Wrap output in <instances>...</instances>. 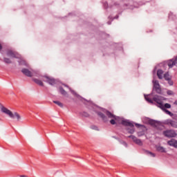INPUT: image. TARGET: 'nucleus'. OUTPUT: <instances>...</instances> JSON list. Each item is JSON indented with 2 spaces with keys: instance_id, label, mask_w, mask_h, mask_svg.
<instances>
[{
  "instance_id": "1",
  "label": "nucleus",
  "mask_w": 177,
  "mask_h": 177,
  "mask_svg": "<svg viewBox=\"0 0 177 177\" xmlns=\"http://www.w3.org/2000/svg\"><path fill=\"white\" fill-rule=\"evenodd\" d=\"M120 4L118 3V1L112 0L111 4L109 6V8H120V5L122 6L123 9H133V8H138V3L133 1V0H120ZM122 2L124 5L122 6Z\"/></svg>"
},
{
  "instance_id": "2",
  "label": "nucleus",
  "mask_w": 177,
  "mask_h": 177,
  "mask_svg": "<svg viewBox=\"0 0 177 177\" xmlns=\"http://www.w3.org/2000/svg\"><path fill=\"white\" fill-rule=\"evenodd\" d=\"M6 55L9 57H12L14 59H19V61H18L19 66H27V62L21 59V55L19 54V53L13 51L12 50H7Z\"/></svg>"
},
{
  "instance_id": "3",
  "label": "nucleus",
  "mask_w": 177,
  "mask_h": 177,
  "mask_svg": "<svg viewBox=\"0 0 177 177\" xmlns=\"http://www.w3.org/2000/svg\"><path fill=\"white\" fill-rule=\"evenodd\" d=\"M145 99L148 102V103H150L151 104H154L156 103V106L158 107H162V97L160 95H154V97L152 98V100L148 97V95H145Z\"/></svg>"
},
{
  "instance_id": "4",
  "label": "nucleus",
  "mask_w": 177,
  "mask_h": 177,
  "mask_svg": "<svg viewBox=\"0 0 177 177\" xmlns=\"http://www.w3.org/2000/svg\"><path fill=\"white\" fill-rule=\"evenodd\" d=\"M0 109H1V113H4V114L9 115V117L10 118H17V121H19L21 118V117L20 116V115H19V113L15 112L13 114V113H12L10 111V110H9V109H8V108L3 106V105H2V104H1V103H0Z\"/></svg>"
},
{
  "instance_id": "5",
  "label": "nucleus",
  "mask_w": 177,
  "mask_h": 177,
  "mask_svg": "<svg viewBox=\"0 0 177 177\" xmlns=\"http://www.w3.org/2000/svg\"><path fill=\"white\" fill-rule=\"evenodd\" d=\"M153 83V88L152 92L151 94L149 95V96H153L154 93H158V95H161L162 91L161 90V86H160V82L158 80H153L152 81Z\"/></svg>"
},
{
  "instance_id": "6",
  "label": "nucleus",
  "mask_w": 177,
  "mask_h": 177,
  "mask_svg": "<svg viewBox=\"0 0 177 177\" xmlns=\"http://www.w3.org/2000/svg\"><path fill=\"white\" fill-rule=\"evenodd\" d=\"M135 123L133 122L129 121V120H122V125H124V127H130V128H127V131L129 133H131V135L133 133H135Z\"/></svg>"
},
{
  "instance_id": "7",
  "label": "nucleus",
  "mask_w": 177,
  "mask_h": 177,
  "mask_svg": "<svg viewBox=\"0 0 177 177\" xmlns=\"http://www.w3.org/2000/svg\"><path fill=\"white\" fill-rule=\"evenodd\" d=\"M163 135L166 138H176L177 133L175 130L169 129L163 131Z\"/></svg>"
},
{
  "instance_id": "8",
  "label": "nucleus",
  "mask_w": 177,
  "mask_h": 177,
  "mask_svg": "<svg viewBox=\"0 0 177 177\" xmlns=\"http://www.w3.org/2000/svg\"><path fill=\"white\" fill-rule=\"evenodd\" d=\"M163 124L165 125H168V127H171V128L177 129V120L167 119L163 122Z\"/></svg>"
},
{
  "instance_id": "9",
  "label": "nucleus",
  "mask_w": 177,
  "mask_h": 177,
  "mask_svg": "<svg viewBox=\"0 0 177 177\" xmlns=\"http://www.w3.org/2000/svg\"><path fill=\"white\" fill-rule=\"evenodd\" d=\"M106 115H107L108 118H113L110 120V123L111 125H115V120H117V116L111 113L109 111H106Z\"/></svg>"
},
{
  "instance_id": "10",
  "label": "nucleus",
  "mask_w": 177,
  "mask_h": 177,
  "mask_svg": "<svg viewBox=\"0 0 177 177\" xmlns=\"http://www.w3.org/2000/svg\"><path fill=\"white\" fill-rule=\"evenodd\" d=\"M44 78H46L45 82H47V84H49V85H56L57 84L58 81L57 80H55L53 77H49L48 76H44Z\"/></svg>"
},
{
  "instance_id": "11",
  "label": "nucleus",
  "mask_w": 177,
  "mask_h": 177,
  "mask_svg": "<svg viewBox=\"0 0 177 177\" xmlns=\"http://www.w3.org/2000/svg\"><path fill=\"white\" fill-rule=\"evenodd\" d=\"M128 138L129 139H132L133 142H134L136 145H138V146H143V142H142V140L136 138V136L131 135L129 136Z\"/></svg>"
},
{
  "instance_id": "12",
  "label": "nucleus",
  "mask_w": 177,
  "mask_h": 177,
  "mask_svg": "<svg viewBox=\"0 0 177 177\" xmlns=\"http://www.w3.org/2000/svg\"><path fill=\"white\" fill-rule=\"evenodd\" d=\"M167 145L171 146V147H174V149H177V140L172 138L171 140L167 142Z\"/></svg>"
},
{
  "instance_id": "13",
  "label": "nucleus",
  "mask_w": 177,
  "mask_h": 177,
  "mask_svg": "<svg viewBox=\"0 0 177 177\" xmlns=\"http://www.w3.org/2000/svg\"><path fill=\"white\" fill-rule=\"evenodd\" d=\"M167 66L169 67V68H172L175 64H177L176 60L175 59H171L167 61Z\"/></svg>"
},
{
  "instance_id": "14",
  "label": "nucleus",
  "mask_w": 177,
  "mask_h": 177,
  "mask_svg": "<svg viewBox=\"0 0 177 177\" xmlns=\"http://www.w3.org/2000/svg\"><path fill=\"white\" fill-rule=\"evenodd\" d=\"M21 73H23V74H24V75H26V77H32V73H31V71H30L27 68H23L21 70Z\"/></svg>"
},
{
  "instance_id": "15",
  "label": "nucleus",
  "mask_w": 177,
  "mask_h": 177,
  "mask_svg": "<svg viewBox=\"0 0 177 177\" xmlns=\"http://www.w3.org/2000/svg\"><path fill=\"white\" fill-rule=\"evenodd\" d=\"M97 115H99V117H100L102 119L104 122H107V121H109L107 116H106V115H104L103 113L97 112Z\"/></svg>"
},
{
  "instance_id": "16",
  "label": "nucleus",
  "mask_w": 177,
  "mask_h": 177,
  "mask_svg": "<svg viewBox=\"0 0 177 177\" xmlns=\"http://www.w3.org/2000/svg\"><path fill=\"white\" fill-rule=\"evenodd\" d=\"M160 122L153 120V119H149L148 120V124L149 125H151V127H156V125H157V124H159Z\"/></svg>"
},
{
  "instance_id": "17",
  "label": "nucleus",
  "mask_w": 177,
  "mask_h": 177,
  "mask_svg": "<svg viewBox=\"0 0 177 177\" xmlns=\"http://www.w3.org/2000/svg\"><path fill=\"white\" fill-rule=\"evenodd\" d=\"M64 86L68 88L69 91L71 92V93L74 95V96H76V97H81L80 95H78L75 91H74V90L71 89V88H70V86H68L67 84H64Z\"/></svg>"
},
{
  "instance_id": "18",
  "label": "nucleus",
  "mask_w": 177,
  "mask_h": 177,
  "mask_svg": "<svg viewBox=\"0 0 177 177\" xmlns=\"http://www.w3.org/2000/svg\"><path fill=\"white\" fill-rule=\"evenodd\" d=\"M162 74H164V71L161 69H158L157 71V75L159 80H162Z\"/></svg>"
},
{
  "instance_id": "19",
  "label": "nucleus",
  "mask_w": 177,
  "mask_h": 177,
  "mask_svg": "<svg viewBox=\"0 0 177 177\" xmlns=\"http://www.w3.org/2000/svg\"><path fill=\"white\" fill-rule=\"evenodd\" d=\"M59 92L61 95H63V96H67V91L63 88V87H59Z\"/></svg>"
},
{
  "instance_id": "20",
  "label": "nucleus",
  "mask_w": 177,
  "mask_h": 177,
  "mask_svg": "<svg viewBox=\"0 0 177 177\" xmlns=\"http://www.w3.org/2000/svg\"><path fill=\"white\" fill-rule=\"evenodd\" d=\"M161 110H167V109H171V104L166 103V104H162V107H160Z\"/></svg>"
},
{
  "instance_id": "21",
  "label": "nucleus",
  "mask_w": 177,
  "mask_h": 177,
  "mask_svg": "<svg viewBox=\"0 0 177 177\" xmlns=\"http://www.w3.org/2000/svg\"><path fill=\"white\" fill-rule=\"evenodd\" d=\"M156 150L160 153H167V151H165V148H164V147H157Z\"/></svg>"
},
{
  "instance_id": "22",
  "label": "nucleus",
  "mask_w": 177,
  "mask_h": 177,
  "mask_svg": "<svg viewBox=\"0 0 177 177\" xmlns=\"http://www.w3.org/2000/svg\"><path fill=\"white\" fill-rule=\"evenodd\" d=\"M34 82L37 84V85H39V86H44V83L42 81L38 80V79H33Z\"/></svg>"
},
{
  "instance_id": "23",
  "label": "nucleus",
  "mask_w": 177,
  "mask_h": 177,
  "mask_svg": "<svg viewBox=\"0 0 177 177\" xmlns=\"http://www.w3.org/2000/svg\"><path fill=\"white\" fill-rule=\"evenodd\" d=\"M4 63H6L7 64H10L12 63V61L9 58L4 57L3 58Z\"/></svg>"
},
{
  "instance_id": "24",
  "label": "nucleus",
  "mask_w": 177,
  "mask_h": 177,
  "mask_svg": "<svg viewBox=\"0 0 177 177\" xmlns=\"http://www.w3.org/2000/svg\"><path fill=\"white\" fill-rule=\"evenodd\" d=\"M169 19H171V20H175V19H176V16L174 15L172 12H170L169 14Z\"/></svg>"
},
{
  "instance_id": "25",
  "label": "nucleus",
  "mask_w": 177,
  "mask_h": 177,
  "mask_svg": "<svg viewBox=\"0 0 177 177\" xmlns=\"http://www.w3.org/2000/svg\"><path fill=\"white\" fill-rule=\"evenodd\" d=\"M164 78L166 81H167L168 80H170L171 77H169V73H165Z\"/></svg>"
},
{
  "instance_id": "26",
  "label": "nucleus",
  "mask_w": 177,
  "mask_h": 177,
  "mask_svg": "<svg viewBox=\"0 0 177 177\" xmlns=\"http://www.w3.org/2000/svg\"><path fill=\"white\" fill-rule=\"evenodd\" d=\"M53 103L57 104L59 107H63V103L60 102L59 101H53Z\"/></svg>"
},
{
  "instance_id": "27",
  "label": "nucleus",
  "mask_w": 177,
  "mask_h": 177,
  "mask_svg": "<svg viewBox=\"0 0 177 177\" xmlns=\"http://www.w3.org/2000/svg\"><path fill=\"white\" fill-rule=\"evenodd\" d=\"M137 135L139 138H140L141 136H145V131H138L137 133Z\"/></svg>"
},
{
  "instance_id": "28",
  "label": "nucleus",
  "mask_w": 177,
  "mask_h": 177,
  "mask_svg": "<svg viewBox=\"0 0 177 177\" xmlns=\"http://www.w3.org/2000/svg\"><path fill=\"white\" fill-rule=\"evenodd\" d=\"M167 94L169 95V96H172L174 95V91H171V90H167Z\"/></svg>"
},
{
  "instance_id": "29",
  "label": "nucleus",
  "mask_w": 177,
  "mask_h": 177,
  "mask_svg": "<svg viewBox=\"0 0 177 177\" xmlns=\"http://www.w3.org/2000/svg\"><path fill=\"white\" fill-rule=\"evenodd\" d=\"M147 154H149V156H151V157H156V153H152L151 151H146Z\"/></svg>"
},
{
  "instance_id": "30",
  "label": "nucleus",
  "mask_w": 177,
  "mask_h": 177,
  "mask_svg": "<svg viewBox=\"0 0 177 177\" xmlns=\"http://www.w3.org/2000/svg\"><path fill=\"white\" fill-rule=\"evenodd\" d=\"M163 111L165 112L166 114H167L168 115H173V114L171 113V112L167 110V109H165V110H163Z\"/></svg>"
},
{
  "instance_id": "31",
  "label": "nucleus",
  "mask_w": 177,
  "mask_h": 177,
  "mask_svg": "<svg viewBox=\"0 0 177 177\" xmlns=\"http://www.w3.org/2000/svg\"><path fill=\"white\" fill-rule=\"evenodd\" d=\"M103 7L104 8V9H109V3L107 2L104 3Z\"/></svg>"
},
{
  "instance_id": "32",
  "label": "nucleus",
  "mask_w": 177,
  "mask_h": 177,
  "mask_svg": "<svg viewBox=\"0 0 177 177\" xmlns=\"http://www.w3.org/2000/svg\"><path fill=\"white\" fill-rule=\"evenodd\" d=\"M167 81L170 86L174 85V82L172 81V80H171V78L167 80Z\"/></svg>"
},
{
  "instance_id": "33",
  "label": "nucleus",
  "mask_w": 177,
  "mask_h": 177,
  "mask_svg": "<svg viewBox=\"0 0 177 177\" xmlns=\"http://www.w3.org/2000/svg\"><path fill=\"white\" fill-rule=\"evenodd\" d=\"M91 129H94L95 131H99V128L97 126L93 125L91 126Z\"/></svg>"
},
{
  "instance_id": "34",
  "label": "nucleus",
  "mask_w": 177,
  "mask_h": 177,
  "mask_svg": "<svg viewBox=\"0 0 177 177\" xmlns=\"http://www.w3.org/2000/svg\"><path fill=\"white\" fill-rule=\"evenodd\" d=\"M121 143L124 146V147H128V144L125 141H122Z\"/></svg>"
},
{
  "instance_id": "35",
  "label": "nucleus",
  "mask_w": 177,
  "mask_h": 177,
  "mask_svg": "<svg viewBox=\"0 0 177 177\" xmlns=\"http://www.w3.org/2000/svg\"><path fill=\"white\" fill-rule=\"evenodd\" d=\"M136 127H137L138 128H140V127H143V125L140 124H138V123H135Z\"/></svg>"
},
{
  "instance_id": "36",
  "label": "nucleus",
  "mask_w": 177,
  "mask_h": 177,
  "mask_svg": "<svg viewBox=\"0 0 177 177\" xmlns=\"http://www.w3.org/2000/svg\"><path fill=\"white\" fill-rule=\"evenodd\" d=\"M119 16L118 15H116L113 19V20H114V19H118Z\"/></svg>"
},
{
  "instance_id": "37",
  "label": "nucleus",
  "mask_w": 177,
  "mask_h": 177,
  "mask_svg": "<svg viewBox=\"0 0 177 177\" xmlns=\"http://www.w3.org/2000/svg\"><path fill=\"white\" fill-rule=\"evenodd\" d=\"M107 24H108L109 26H110V24H111V21H109L107 22Z\"/></svg>"
},
{
  "instance_id": "38",
  "label": "nucleus",
  "mask_w": 177,
  "mask_h": 177,
  "mask_svg": "<svg viewBox=\"0 0 177 177\" xmlns=\"http://www.w3.org/2000/svg\"><path fill=\"white\" fill-rule=\"evenodd\" d=\"M174 104H176V106H177V100L174 102Z\"/></svg>"
},
{
  "instance_id": "39",
  "label": "nucleus",
  "mask_w": 177,
  "mask_h": 177,
  "mask_svg": "<svg viewBox=\"0 0 177 177\" xmlns=\"http://www.w3.org/2000/svg\"><path fill=\"white\" fill-rule=\"evenodd\" d=\"M0 50H2V45L0 44Z\"/></svg>"
},
{
  "instance_id": "40",
  "label": "nucleus",
  "mask_w": 177,
  "mask_h": 177,
  "mask_svg": "<svg viewBox=\"0 0 177 177\" xmlns=\"http://www.w3.org/2000/svg\"><path fill=\"white\" fill-rule=\"evenodd\" d=\"M109 19H111V16H109Z\"/></svg>"
}]
</instances>
